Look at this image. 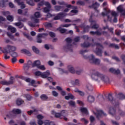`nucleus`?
Segmentation results:
<instances>
[{
  "label": "nucleus",
  "instance_id": "obj_1",
  "mask_svg": "<svg viewBox=\"0 0 125 125\" xmlns=\"http://www.w3.org/2000/svg\"><path fill=\"white\" fill-rule=\"evenodd\" d=\"M91 73L92 80H94V81H95L97 83H101V82H103V83H108L110 82L108 76L102 73H100L95 69L92 70Z\"/></svg>",
  "mask_w": 125,
  "mask_h": 125
},
{
  "label": "nucleus",
  "instance_id": "obj_2",
  "mask_svg": "<svg viewBox=\"0 0 125 125\" xmlns=\"http://www.w3.org/2000/svg\"><path fill=\"white\" fill-rule=\"evenodd\" d=\"M91 17H92V15L90 16V19H89V21L91 22L90 27L88 25L85 26L83 25L82 26H81V27L84 29V33L85 31H87L88 29H94V30H97V29L99 28V25L96 23V21H92V20L91 19Z\"/></svg>",
  "mask_w": 125,
  "mask_h": 125
},
{
  "label": "nucleus",
  "instance_id": "obj_3",
  "mask_svg": "<svg viewBox=\"0 0 125 125\" xmlns=\"http://www.w3.org/2000/svg\"><path fill=\"white\" fill-rule=\"evenodd\" d=\"M66 44L64 46L63 49L64 51L73 52V45H72V39L71 38H67L66 39Z\"/></svg>",
  "mask_w": 125,
  "mask_h": 125
},
{
  "label": "nucleus",
  "instance_id": "obj_4",
  "mask_svg": "<svg viewBox=\"0 0 125 125\" xmlns=\"http://www.w3.org/2000/svg\"><path fill=\"white\" fill-rule=\"evenodd\" d=\"M89 62L93 65H99L101 63V60L99 59L95 58L93 55H90L88 57Z\"/></svg>",
  "mask_w": 125,
  "mask_h": 125
},
{
  "label": "nucleus",
  "instance_id": "obj_5",
  "mask_svg": "<svg viewBox=\"0 0 125 125\" xmlns=\"http://www.w3.org/2000/svg\"><path fill=\"white\" fill-rule=\"evenodd\" d=\"M94 46H96V50H94V52L96 53V55L101 57L102 56V50L100 49V47H103L102 45L99 43H95Z\"/></svg>",
  "mask_w": 125,
  "mask_h": 125
},
{
  "label": "nucleus",
  "instance_id": "obj_6",
  "mask_svg": "<svg viewBox=\"0 0 125 125\" xmlns=\"http://www.w3.org/2000/svg\"><path fill=\"white\" fill-rule=\"evenodd\" d=\"M15 81V78L14 77L11 76L10 78V81L7 82L6 81H1L0 83L1 84H3V85H9L10 84H13L14 83V82Z\"/></svg>",
  "mask_w": 125,
  "mask_h": 125
},
{
  "label": "nucleus",
  "instance_id": "obj_7",
  "mask_svg": "<svg viewBox=\"0 0 125 125\" xmlns=\"http://www.w3.org/2000/svg\"><path fill=\"white\" fill-rule=\"evenodd\" d=\"M21 80H24L27 83H30L29 85H32V86H34V87H37V85H34L37 83L36 81L32 80V79L30 78H25L24 77H21Z\"/></svg>",
  "mask_w": 125,
  "mask_h": 125
},
{
  "label": "nucleus",
  "instance_id": "obj_8",
  "mask_svg": "<svg viewBox=\"0 0 125 125\" xmlns=\"http://www.w3.org/2000/svg\"><path fill=\"white\" fill-rule=\"evenodd\" d=\"M107 99H108L109 101H111L112 104H113L114 106H117L120 105V103H119L118 101L113 100V96H112V94H108Z\"/></svg>",
  "mask_w": 125,
  "mask_h": 125
},
{
  "label": "nucleus",
  "instance_id": "obj_9",
  "mask_svg": "<svg viewBox=\"0 0 125 125\" xmlns=\"http://www.w3.org/2000/svg\"><path fill=\"white\" fill-rule=\"evenodd\" d=\"M45 6L46 7H44L43 9V12H45V13H48V12L51 10V5L49 2H46Z\"/></svg>",
  "mask_w": 125,
  "mask_h": 125
},
{
  "label": "nucleus",
  "instance_id": "obj_10",
  "mask_svg": "<svg viewBox=\"0 0 125 125\" xmlns=\"http://www.w3.org/2000/svg\"><path fill=\"white\" fill-rule=\"evenodd\" d=\"M90 35L92 36H102V29L99 28V29L97 30L96 31H90Z\"/></svg>",
  "mask_w": 125,
  "mask_h": 125
},
{
  "label": "nucleus",
  "instance_id": "obj_11",
  "mask_svg": "<svg viewBox=\"0 0 125 125\" xmlns=\"http://www.w3.org/2000/svg\"><path fill=\"white\" fill-rule=\"evenodd\" d=\"M109 71L110 73H112V74H114V75H121V70L119 69H116L112 67L109 69Z\"/></svg>",
  "mask_w": 125,
  "mask_h": 125
},
{
  "label": "nucleus",
  "instance_id": "obj_12",
  "mask_svg": "<svg viewBox=\"0 0 125 125\" xmlns=\"http://www.w3.org/2000/svg\"><path fill=\"white\" fill-rule=\"evenodd\" d=\"M65 16H66V14L63 12H60L54 17V20H59V19H62Z\"/></svg>",
  "mask_w": 125,
  "mask_h": 125
},
{
  "label": "nucleus",
  "instance_id": "obj_13",
  "mask_svg": "<svg viewBox=\"0 0 125 125\" xmlns=\"http://www.w3.org/2000/svg\"><path fill=\"white\" fill-rule=\"evenodd\" d=\"M92 46V47L95 46L94 43V44H90L89 43V42H84L83 43L81 44L82 47H83V48H87L89 47V46Z\"/></svg>",
  "mask_w": 125,
  "mask_h": 125
},
{
  "label": "nucleus",
  "instance_id": "obj_14",
  "mask_svg": "<svg viewBox=\"0 0 125 125\" xmlns=\"http://www.w3.org/2000/svg\"><path fill=\"white\" fill-rule=\"evenodd\" d=\"M94 114L96 115V117L98 119H99V118H100L101 116H102V115L104 116V117H106V116H107V114L104 113V112H103V111L101 110H98L97 113L94 112Z\"/></svg>",
  "mask_w": 125,
  "mask_h": 125
},
{
  "label": "nucleus",
  "instance_id": "obj_15",
  "mask_svg": "<svg viewBox=\"0 0 125 125\" xmlns=\"http://www.w3.org/2000/svg\"><path fill=\"white\" fill-rule=\"evenodd\" d=\"M21 53H23L24 54H26L28 56H32V53L30 52L29 50L26 49H22L21 50Z\"/></svg>",
  "mask_w": 125,
  "mask_h": 125
},
{
  "label": "nucleus",
  "instance_id": "obj_16",
  "mask_svg": "<svg viewBox=\"0 0 125 125\" xmlns=\"http://www.w3.org/2000/svg\"><path fill=\"white\" fill-rule=\"evenodd\" d=\"M49 76H50V72H49V70H47L46 72L42 73L41 78L46 79Z\"/></svg>",
  "mask_w": 125,
  "mask_h": 125
},
{
  "label": "nucleus",
  "instance_id": "obj_17",
  "mask_svg": "<svg viewBox=\"0 0 125 125\" xmlns=\"http://www.w3.org/2000/svg\"><path fill=\"white\" fill-rule=\"evenodd\" d=\"M67 69L72 74H75L76 73V70H75V68L72 65H68L67 66Z\"/></svg>",
  "mask_w": 125,
  "mask_h": 125
},
{
  "label": "nucleus",
  "instance_id": "obj_18",
  "mask_svg": "<svg viewBox=\"0 0 125 125\" xmlns=\"http://www.w3.org/2000/svg\"><path fill=\"white\" fill-rule=\"evenodd\" d=\"M11 51L6 50V49H5L3 50V53H4V58L5 59H9V58H10V56H7V54H8V53H11Z\"/></svg>",
  "mask_w": 125,
  "mask_h": 125
},
{
  "label": "nucleus",
  "instance_id": "obj_19",
  "mask_svg": "<svg viewBox=\"0 0 125 125\" xmlns=\"http://www.w3.org/2000/svg\"><path fill=\"white\" fill-rule=\"evenodd\" d=\"M8 31H10L11 33H13V34L14 33H16V31H17V29H16V28L11 25H9L8 26Z\"/></svg>",
  "mask_w": 125,
  "mask_h": 125
},
{
  "label": "nucleus",
  "instance_id": "obj_20",
  "mask_svg": "<svg viewBox=\"0 0 125 125\" xmlns=\"http://www.w3.org/2000/svg\"><path fill=\"white\" fill-rule=\"evenodd\" d=\"M109 113L111 116H112V117H114V116L116 115V109L114 108V107H110Z\"/></svg>",
  "mask_w": 125,
  "mask_h": 125
},
{
  "label": "nucleus",
  "instance_id": "obj_21",
  "mask_svg": "<svg viewBox=\"0 0 125 125\" xmlns=\"http://www.w3.org/2000/svg\"><path fill=\"white\" fill-rule=\"evenodd\" d=\"M41 65V61L40 60L35 61L32 64V67H37L38 68Z\"/></svg>",
  "mask_w": 125,
  "mask_h": 125
},
{
  "label": "nucleus",
  "instance_id": "obj_22",
  "mask_svg": "<svg viewBox=\"0 0 125 125\" xmlns=\"http://www.w3.org/2000/svg\"><path fill=\"white\" fill-rule=\"evenodd\" d=\"M68 104L70 107H73V108H76V102L74 101H69L68 102Z\"/></svg>",
  "mask_w": 125,
  "mask_h": 125
},
{
  "label": "nucleus",
  "instance_id": "obj_23",
  "mask_svg": "<svg viewBox=\"0 0 125 125\" xmlns=\"http://www.w3.org/2000/svg\"><path fill=\"white\" fill-rule=\"evenodd\" d=\"M110 12H111V11L108 10L106 14H105L104 12H103L102 14L103 16H105V15H106V16H107V20L111 21H112V18H111L110 16H109V13H110Z\"/></svg>",
  "mask_w": 125,
  "mask_h": 125
},
{
  "label": "nucleus",
  "instance_id": "obj_24",
  "mask_svg": "<svg viewBox=\"0 0 125 125\" xmlns=\"http://www.w3.org/2000/svg\"><path fill=\"white\" fill-rule=\"evenodd\" d=\"M7 47L9 51H15L17 49L16 47L14 46H11L10 45H8L7 46Z\"/></svg>",
  "mask_w": 125,
  "mask_h": 125
},
{
  "label": "nucleus",
  "instance_id": "obj_25",
  "mask_svg": "<svg viewBox=\"0 0 125 125\" xmlns=\"http://www.w3.org/2000/svg\"><path fill=\"white\" fill-rule=\"evenodd\" d=\"M95 100V98L93 96L90 95L87 97V101L88 102H89V103H92L94 102Z\"/></svg>",
  "mask_w": 125,
  "mask_h": 125
},
{
  "label": "nucleus",
  "instance_id": "obj_26",
  "mask_svg": "<svg viewBox=\"0 0 125 125\" xmlns=\"http://www.w3.org/2000/svg\"><path fill=\"white\" fill-rule=\"evenodd\" d=\"M100 5L99 4V3L97 2H95V3L92 4V5L88 6V7L89 8H94V9H96V8H97L98 7H99Z\"/></svg>",
  "mask_w": 125,
  "mask_h": 125
},
{
  "label": "nucleus",
  "instance_id": "obj_27",
  "mask_svg": "<svg viewBox=\"0 0 125 125\" xmlns=\"http://www.w3.org/2000/svg\"><path fill=\"white\" fill-rule=\"evenodd\" d=\"M85 87L88 91H92V90H93V87H92V85L89 83H87Z\"/></svg>",
  "mask_w": 125,
  "mask_h": 125
},
{
  "label": "nucleus",
  "instance_id": "obj_28",
  "mask_svg": "<svg viewBox=\"0 0 125 125\" xmlns=\"http://www.w3.org/2000/svg\"><path fill=\"white\" fill-rule=\"evenodd\" d=\"M58 31L61 33V34H65L67 33V29L65 28H62V27L60 26L57 28Z\"/></svg>",
  "mask_w": 125,
  "mask_h": 125
},
{
  "label": "nucleus",
  "instance_id": "obj_29",
  "mask_svg": "<svg viewBox=\"0 0 125 125\" xmlns=\"http://www.w3.org/2000/svg\"><path fill=\"white\" fill-rule=\"evenodd\" d=\"M32 49L33 52H34L36 54H40V50L38 48H37V47L33 46L32 47Z\"/></svg>",
  "mask_w": 125,
  "mask_h": 125
},
{
  "label": "nucleus",
  "instance_id": "obj_30",
  "mask_svg": "<svg viewBox=\"0 0 125 125\" xmlns=\"http://www.w3.org/2000/svg\"><path fill=\"white\" fill-rule=\"evenodd\" d=\"M52 114L54 115L55 117V118H60L61 117V113H57L55 112L54 110H52L51 111Z\"/></svg>",
  "mask_w": 125,
  "mask_h": 125
},
{
  "label": "nucleus",
  "instance_id": "obj_31",
  "mask_svg": "<svg viewBox=\"0 0 125 125\" xmlns=\"http://www.w3.org/2000/svg\"><path fill=\"white\" fill-rule=\"evenodd\" d=\"M23 35L25 38H27V39L30 41V42H32L33 41V38H32L31 36L29 35V34L26 33L25 32H23Z\"/></svg>",
  "mask_w": 125,
  "mask_h": 125
},
{
  "label": "nucleus",
  "instance_id": "obj_32",
  "mask_svg": "<svg viewBox=\"0 0 125 125\" xmlns=\"http://www.w3.org/2000/svg\"><path fill=\"white\" fill-rule=\"evenodd\" d=\"M117 96L120 100H124V99H125V96L123 93H119L117 95Z\"/></svg>",
  "mask_w": 125,
  "mask_h": 125
},
{
  "label": "nucleus",
  "instance_id": "obj_33",
  "mask_svg": "<svg viewBox=\"0 0 125 125\" xmlns=\"http://www.w3.org/2000/svg\"><path fill=\"white\" fill-rule=\"evenodd\" d=\"M48 34L47 33H44L42 34H38L37 38H43V39H44V38H45V37H47Z\"/></svg>",
  "mask_w": 125,
  "mask_h": 125
},
{
  "label": "nucleus",
  "instance_id": "obj_34",
  "mask_svg": "<svg viewBox=\"0 0 125 125\" xmlns=\"http://www.w3.org/2000/svg\"><path fill=\"white\" fill-rule=\"evenodd\" d=\"M7 35L11 40H12V41H14V42H15L17 40L16 38H14V36L11 35L10 33L8 32L7 33Z\"/></svg>",
  "mask_w": 125,
  "mask_h": 125
},
{
  "label": "nucleus",
  "instance_id": "obj_35",
  "mask_svg": "<svg viewBox=\"0 0 125 125\" xmlns=\"http://www.w3.org/2000/svg\"><path fill=\"white\" fill-rule=\"evenodd\" d=\"M34 17L37 19L41 18L42 17V14L40 12H36L34 13Z\"/></svg>",
  "mask_w": 125,
  "mask_h": 125
},
{
  "label": "nucleus",
  "instance_id": "obj_36",
  "mask_svg": "<svg viewBox=\"0 0 125 125\" xmlns=\"http://www.w3.org/2000/svg\"><path fill=\"white\" fill-rule=\"evenodd\" d=\"M40 98L43 101H45L47 99H48V97H47V96L45 94H42L40 96Z\"/></svg>",
  "mask_w": 125,
  "mask_h": 125
},
{
  "label": "nucleus",
  "instance_id": "obj_37",
  "mask_svg": "<svg viewBox=\"0 0 125 125\" xmlns=\"http://www.w3.org/2000/svg\"><path fill=\"white\" fill-rule=\"evenodd\" d=\"M62 8H63V7H62L61 6L56 5L54 6V9L56 11H61V9H62Z\"/></svg>",
  "mask_w": 125,
  "mask_h": 125
},
{
  "label": "nucleus",
  "instance_id": "obj_38",
  "mask_svg": "<svg viewBox=\"0 0 125 125\" xmlns=\"http://www.w3.org/2000/svg\"><path fill=\"white\" fill-rule=\"evenodd\" d=\"M117 9L119 12H120V13H122L124 11V7H123V5H120L119 6H118L117 8Z\"/></svg>",
  "mask_w": 125,
  "mask_h": 125
},
{
  "label": "nucleus",
  "instance_id": "obj_39",
  "mask_svg": "<svg viewBox=\"0 0 125 125\" xmlns=\"http://www.w3.org/2000/svg\"><path fill=\"white\" fill-rule=\"evenodd\" d=\"M23 103H24V101L22 100L21 99H18L17 100V104L18 106H20V105H21V104H23Z\"/></svg>",
  "mask_w": 125,
  "mask_h": 125
},
{
  "label": "nucleus",
  "instance_id": "obj_40",
  "mask_svg": "<svg viewBox=\"0 0 125 125\" xmlns=\"http://www.w3.org/2000/svg\"><path fill=\"white\" fill-rule=\"evenodd\" d=\"M58 70L60 72V74L61 75H63V74H66L67 73V71L65 70L64 69L58 68Z\"/></svg>",
  "mask_w": 125,
  "mask_h": 125
},
{
  "label": "nucleus",
  "instance_id": "obj_41",
  "mask_svg": "<svg viewBox=\"0 0 125 125\" xmlns=\"http://www.w3.org/2000/svg\"><path fill=\"white\" fill-rule=\"evenodd\" d=\"M26 3H27L29 5H31L32 6H34V5H35L34 1H33L32 0H26Z\"/></svg>",
  "mask_w": 125,
  "mask_h": 125
},
{
  "label": "nucleus",
  "instance_id": "obj_42",
  "mask_svg": "<svg viewBox=\"0 0 125 125\" xmlns=\"http://www.w3.org/2000/svg\"><path fill=\"white\" fill-rule=\"evenodd\" d=\"M81 111L82 113H83L84 114H86V115L88 114V112H87V109L85 107L81 108Z\"/></svg>",
  "mask_w": 125,
  "mask_h": 125
},
{
  "label": "nucleus",
  "instance_id": "obj_43",
  "mask_svg": "<svg viewBox=\"0 0 125 125\" xmlns=\"http://www.w3.org/2000/svg\"><path fill=\"white\" fill-rule=\"evenodd\" d=\"M110 46H112V47L115 48V49H120V47H119V45H118V44L111 43L110 44Z\"/></svg>",
  "mask_w": 125,
  "mask_h": 125
},
{
  "label": "nucleus",
  "instance_id": "obj_44",
  "mask_svg": "<svg viewBox=\"0 0 125 125\" xmlns=\"http://www.w3.org/2000/svg\"><path fill=\"white\" fill-rule=\"evenodd\" d=\"M37 112H38V110L36 109L27 111V113L28 114V115H32L33 113H34V114H37Z\"/></svg>",
  "mask_w": 125,
  "mask_h": 125
},
{
  "label": "nucleus",
  "instance_id": "obj_45",
  "mask_svg": "<svg viewBox=\"0 0 125 125\" xmlns=\"http://www.w3.org/2000/svg\"><path fill=\"white\" fill-rule=\"evenodd\" d=\"M83 72V70L82 68H79V69L75 71V73L77 75H81Z\"/></svg>",
  "mask_w": 125,
  "mask_h": 125
},
{
  "label": "nucleus",
  "instance_id": "obj_46",
  "mask_svg": "<svg viewBox=\"0 0 125 125\" xmlns=\"http://www.w3.org/2000/svg\"><path fill=\"white\" fill-rule=\"evenodd\" d=\"M38 69H39L40 70H42V71H45V70H46V68L45 66H44V65H41V64L37 67Z\"/></svg>",
  "mask_w": 125,
  "mask_h": 125
},
{
  "label": "nucleus",
  "instance_id": "obj_47",
  "mask_svg": "<svg viewBox=\"0 0 125 125\" xmlns=\"http://www.w3.org/2000/svg\"><path fill=\"white\" fill-rule=\"evenodd\" d=\"M89 120L90 121V124H93L94 122H95V118L93 117V116H90Z\"/></svg>",
  "mask_w": 125,
  "mask_h": 125
},
{
  "label": "nucleus",
  "instance_id": "obj_48",
  "mask_svg": "<svg viewBox=\"0 0 125 125\" xmlns=\"http://www.w3.org/2000/svg\"><path fill=\"white\" fill-rule=\"evenodd\" d=\"M45 3H46V2L44 0H42L38 3V6H42L43 5H45Z\"/></svg>",
  "mask_w": 125,
  "mask_h": 125
},
{
  "label": "nucleus",
  "instance_id": "obj_49",
  "mask_svg": "<svg viewBox=\"0 0 125 125\" xmlns=\"http://www.w3.org/2000/svg\"><path fill=\"white\" fill-rule=\"evenodd\" d=\"M13 112L14 114H21V110L19 109H14Z\"/></svg>",
  "mask_w": 125,
  "mask_h": 125
},
{
  "label": "nucleus",
  "instance_id": "obj_50",
  "mask_svg": "<svg viewBox=\"0 0 125 125\" xmlns=\"http://www.w3.org/2000/svg\"><path fill=\"white\" fill-rule=\"evenodd\" d=\"M73 84L75 85L80 86V80L79 79H76L73 82Z\"/></svg>",
  "mask_w": 125,
  "mask_h": 125
},
{
  "label": "nucleus",
  "instance_id": "obj_51",
  "mask_svg": "<svg viewBox=\"0 0 125 125\" xmlns=\"http://www.w3.org/2000/svg\"><path fill=\"white\" fill-rule=\"evenodd\" d=\"M10 54L13 58H16L17 56H18V54H17L16 52H13L12 53H10Z\"/></svg>",
  "mask_w": 125,
  "mask_h": 125
},
{
  "label": "nucleus",
  "instance_id": "obj_52",
  "mask_svg": "<svg viewBox=\"0 0 125 125\" xmlns=\"http://www.w3.org/2000/svg\"><path fill=\"white\" fill-rule=\"evenodd\" d=\"M7 19L8 21H10V22H12V21H13V17H12V16L8 15L7 16Z\"/></svg>",
  "mask_w": 125,
  "mask_h": 125
},
{
  "label": "nucleus",
  "instance_id": "obj_53",
  "mask_svg": "<svg viewBox=\"0 0 125 125\" xmlns=\"http://www.w3.org/2000/svg\"><path fill=\"white\" fill-rule=\"evenodd\" d=\"M49 35L51 38H55L56 36V34H55V33L53 32H49Z\"/></svg>",
  "mask_w": 125,
  "mask_h": 125
},
{
  "label": "nucleus",
  "instance_id": "obj_54",
  "mask_svg": "<svg viewBox=\"0 0 125 125\" xmlns=\"http://www.w3.org/2000/svg\"><path fill=\"white\" fill-rule=\"evenodd\" d=\"M61 117H66L67 113L65 112V110H62L61 112Z\"/></svg>",
  "mask_w": 125,
  "mask_h": 125
},
{
  "label": "nucleus",
  "instance_id": "obj_55",
  "mask_svg": "<svg viewBox=\"0 0 125 125\" xmlns=\"http://www.w3.org/2000/svg\"><path fill=\"white\" fill-rule=\"evenodd\" d=\"M112 59H114V60H116L117 62H121V60H120V58L119 57L114 56L112 57Z\"/></svg>",
  "mask_w": 125,
  "mask_h": 125
},
{
  "label": "nucleus",
  "instance_id": "obj_56",
  "mask_svg": "<svg viewBox=\"0 0 125 125\" xmlns=\"http://www.w3.org/2000/svg\"><path fill=\"white\" fill-rule=\"evenodd\" d=\"M111 15L114 17H118V16H119L118 13L116 12L115 11H112L111 12Z\"/></svg>",
  "mask_w": 125,
  "mask_h": 125
},
{
  "label": "nucleus",
  "instance_id": "obj_57",
  "mask_svg": "<svg viewBox=\"0 0 125 125\" xmlns=\"http://www.w3.org/2000/svg\"><path fill=\"white\" fill-rule=\"evenodd\" d=\"M86 52H88V50H81L80 51V54H82V55H83L84 54V53H86Z\"/></svg>",
  "mask_w": 125,
  "mask_h": 125
},
{
  "label": "nucleus",
  "instance_id": "obj_58",
  "mask_svg": "<svg viewBox=\"0 0 125 125\" xmlns=\"http://www.w3.org/2000/svg\"><path fill=\"white\" fill-rule=\"evenodd\" d=\"M77 4L78 5H84L85 3L83 1H78L77 2Z\"/></svg>",
  "mask_w": 125,
  "mask_h": 125
},
{
  "label": "nucleus",
  "instance_id": "obj_59",
  "mask_svg": "<svg viewBox=\"0 0 125 125\" xmlns=\"http://www.w3.org/2000/svg\"><path fill=\"white\" fill-rule=\"evenodd\" d=\"M52 94L53 96H54L55 97H57V96H58V93L56 91H53Z\"/></svg>",
  "mask_w": 125,
  "mask_h": 125
},
{
  "label": "nucleus",
  "instance_id": "obj_60",
  "mask_svg": "<svg viewBox=\"0 0 125 125\" xmlns=\"http://www.w3.org/2000/svg\"><path fill=\"white\" fill-rule=\"evenodd\" d=\"M45 26H46V27H52V24H51V23L45 22Z\"/></svg>",
  "mask_w": 125,
  "mask_h": 125
},
{
  "label": "nucleus",
  "instance_id": "obj_61",
  "mask_svg": "<svg viewBox=\"0 0 125 125\" xmlns=\"http://www.w3.org/2000/svg\"><path fill=\"white\" fill-rule=\"evenodd\" d=\"M42 73L41 71H37L35 73V76H41L42 77Z\"/></svg>",
  "mask_w": 125,
  "mask_h": 125
},
{
  "label": "nucleus",
  "instance_id": "obj_62",
  "mask_svg": "<svg viewBox=\"0 0 125 125\" xmlns=\"http://www.w3.org/2000/svg\"><path fill=\"white\" fill-rule=\"evenodd\" d=\"M47 63L49 66H53L54 65V62L51 61H49Z\"/></svg>",
  "mask_w": 125,
  "mask_h": 125
},
{
  "label": "nucleus",
  "instance_id": "obj_63",
  "mask_svg": "<svg viewBox=\"0 0 125 125\" xmlns=\"http://www.w3.org/2000/svg\"><path fill=\"white\" fill-rule=\"evenodd\" d=\"M119 113L121 116H125V113L121 109H119Z\"/></svg>",
  "mask_w": 125,
  "mask_h": 125
},
{
  "label": "nucleus",
  "instance_id": "obj_64",
  "mask_svg": "<svg viewBox=\"0 0 125 125\" xmlns=\"http://www.w3.org/2000/svg\"><path fill=\"white\" fill-rule=\"evenodd\" d=\"M121 58L122 59L124 63H125V55H121Z\"/></svg>",
  "mask_w": 125,
  "mask_h": 125
}]
</instances>
